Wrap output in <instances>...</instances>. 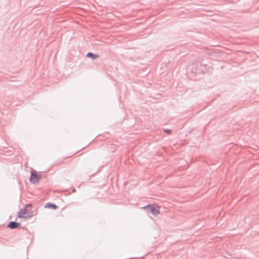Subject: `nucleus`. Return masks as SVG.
<instances>
[{
  "label": "nucleus",
  "mask_w": 259,
  "mask_h": 259,
  "mask_svg": "<svg viewBox=\"0 0 259 259\" xmlns=\"http://www.w3.org/2000/svg\"><path fill=\"white\" fill-rule=\"evenodd\" d=\"M32 205L27 204L18 212V217L23 218H29L33 215V211L31 210Z\"/></svg>",
  "instance_id": "obj_1"
},
{
  "label": "nucleus",
  "mask_w": 259,
  "mask_h": 259,
  "mask_svg": "<svg viewBox=\"0 0 259 259\" xmlns=\"http://www.w3.org/2000/svg\"><path fill=\"white\" fill-rule=\"evenodd\" d=\"M206 70V65L202 64L200 62H196L192 64V67L191 69L192 73L196 75L199 73H204Z\"/></svg>",
  "instance_id": "obj_2"
},
{
  "label": "nucleus",
  "mask_w": 259,
  "mask_h": 259,
  "mask_svg": "<svg viewBox=\"0 0 259 259\" xmlns=\"http://www.w3.org/2000/svg\"><path fill=\"white\" fill-rule=\"evenodd\" d=\"M144 208L146 209L148 213L154 215H157L159 213V209H157L153 205H148L144 207Z\"/></svg>",
  "instance_id": "obj_3"
},
{
  "label": "nucleus",
  "mask_w": 259,
  "mask_h": 259,
  "mask_svg": "<svg viewBox=\"0 0 259 259\" xmlns=\"http://www.w3.org/2000/svg\"><path fill=\"white\" fill-rule=\"evenodd\" d=\"M40 178V175H37L33 172H31L29 179L31 183L35 184L39 181Z\"/></svg>",
  "instance_id": "obj_4"
},
{
  "label": "nucleus",
  "mask_w": 259,
  "mask_h": 259,
  "mask_svg": "<svg viewBox=\"0 0 259 259\" xmlns=\"http://www.w3.org/2000/svg\"><path fill=\"white\" fill-rule=\"evenodd\" d=\"M20 226V223L16 222L11 221L8 224L7 227L11 229H16L19 228Z\"/></svg>",
  "instance_id": "obj_5"
},
{
  "label": "nucleus",
  "mask_w": 259,
  "mask_h": 259,
  "mask_svg": "<svg viewBox=\"0 0 259 259\" xmlns=\"http://www.w3.org/2000/svg\"><path fill=\"white\" fill-rule=\"evenodd\" d=\"M87 57L88 58H91L93 60H94L98 58V55L94 54L91 52L87 53Z\"/></svg>",
  "instance_id": "obj_6"
},
{
  "label": "nucleus",
  "mask_w": 259,
  "mask_h": 259,
  "mask_svg": "<svg viewBox=\"0 0 259 259\" xmlns=\"http://www.w3.org/2000/svg\"><path fill=\"white\" fill-rule=\"evenodd\" d=\"M45 207L53 208L54 209H55L57 208V206L56 204L51 203H47L45 205Z\"/></svg>",
  "instance_id": "obj_7"
},
{
  "label": "nucleus",
  "mask_w": 259,
  "mask_h": 259,
  "mask_svg": "<svg viewBox=\"0 0 259 259\" xmlns=\"http://www.w3.org/2000/svg\"><path fill=\"white\" fill-rule=\"evenodd\" d=\"M164 132L168 134H169L171 133V131L170 130H164Z\"/></svg>",
  "instance_id": "obj_8"
}]
</instances>
